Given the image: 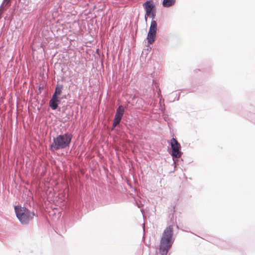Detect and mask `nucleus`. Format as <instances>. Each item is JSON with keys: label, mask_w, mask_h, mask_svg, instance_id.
Here are the masks:
<instances>
[{"label": "nucleus", "mask_w": 255, "mask_h": 255, "mask_svg": "<svg viewBox=\"0 0 255 255\" xmlns=\"http://www.w3.org/2000/svg\"><path fill=\"white\" fill-rule=\"evenodd\" d=\"M9 0H4L1 5L0 6V11L3 8L4 6L8 3Z\"/></svg>", "instance_id": "11"}, {"label": "nucleus", "mask_w": 255, "mask_h": 255, "mask_svg": "<svg viewBox=\"0 0 255 255\" xmlns=\"http://www.w3.org/2000/svg\"><path fill=\"white\" fill-rule=\"evenodd\" d=\"M72 136L71 134L65 133L57 136L53 138V142L50 146L52 151L64 149L69 146Z\"/></svg>", "instance_id": "2"}, {"label": "nucleus", "mask_w": 255, "mask_h": 255, "mask_svg": "<svg viewBox=\"0 0 255 255\" xmlns=\"http://www.w3.org/2000/svg\"><path fill=\"white\" fill-rule=\"evenodd\" d=\"M170 143L172 150L171 155L173 157V160H174V158H178L181 156V146L174 138L171 139ZM174 162H175V161Z\"/></svg>", "instance_id": "6"}, {"label": "nucleus", "mask_w": 255, "mask_h": 255, "mask_svg": "<svg viewBox=\"0 0 255 255\" xmlns=\"http://www.w3.org/2000/svg\"><path fill=\"white\" fill-rule=\"evenodd\" d=\"M174 242L172 229L169 226L164 231L160 240L159 253L162 255H166L168 250Z\"/></svg>", "instance_id": "1"}, {"label": "nucleus", "mask_w": 255, "mask_h": 255, "mask_svg": "<svg viewBox=\"0 0 255 255\" xmlns=\"http://www.w3.org/2000/svg\"><path fill=\"white\" fill-rule=\"evenodd\" d=\"M157 30V23L155 20H153L151 22L149 29L146 37V39L149 44H151L154 42Z\"/></svg>", "instance_id": "4"}, {"label": "nucleus", "mask_w": 255, "mask_h": 255, "mask_svg": "<svg viewBox=\"0 0 255 255\" xmlns=\"http://www.w3.org/2000/svg\"><path fill=\"white\" fill-rule=\"evenodd\" d=\"M61 98L59 97H56L52 95L51 99L49 101V106L52 110H56L58 104L60 103Z\"/></svg>", "instance_id": "8"}, {"label": "nucleus", "mask_w": 255, "mask_h": 255, "mask_svg": "<svg viewBox=\"0 0 255 255\" xmlns=\"http://www.w3.org/2000/svg\"><path fill=\"white\" fill-rule=\"evenodd\" d=\"M16 217L22 224H27L33 218L34 214L24 207H15Z\"/></svg>", "instance_id": "3"}, {"label": "nucleus", "mask_w": 255, "mask_h": 255, "mask_svg": "<svg viewBox=\"0 0 255 255\" xmlns=\"http://www.w3.org/2000/svg\"><path fill=\"white\" fill-rule=\"evenodd\" d=\"M143 6L145 10V20L147 21V17L154 18L155 15V11L154 9L155 5L152 1L148 0L143 4Z\"/></svg>", "instance_id": "5"}, {"label": "nucleus", "mask_w": 255, "mask_h": 255, "mask_svg": "<svg viewBox=\"0 0 255 255\" xmlns=\"http://www.w3.org/2000/svg\"><path fill=\"white\" fill-rule=\"evenodd\" d=\"M62 86L57 87L55 89V92L53 95H55L56 97H59L62 93Z\"/></svg>", "instance_id": "10"}, {"label": "nucleus", "mask_w": 255, "mask_h": 255, "mask_svg": "<svg viewBox=\"0 0 255 255\" xmlns=\"http://www.w3.org/2000/svg\"><path fill=\"white\" fill-rule=\"evenodd\" d=\"M175 0H163L162 4L164 7H169L175 3Z\"/></svg>", "instance_id": "9"}, {"label": "nucleus", "mask_w": 255, "mask_h": 255, "mask_svg": "<svg viewBox=\"0 0 255 255\" xmlns=\"http://www.w3.org/2000/svg\"><path fill=\"white\" fill-rule=\"evenodd\" d=\"M124 108L123 106H120L117 109L114 118L113 127L115 128L121 122L124 113Z\"/></svg>", "instance_id": "7"}]
</instances>
